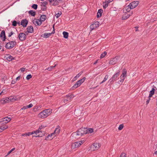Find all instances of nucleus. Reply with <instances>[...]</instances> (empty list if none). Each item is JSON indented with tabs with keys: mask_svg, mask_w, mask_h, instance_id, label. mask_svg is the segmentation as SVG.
<instances>
[{
	"mask_svg": "<svg viewBox=\"0 0 157 157\" xmlns=\"http://www.w3.org/2000/svg\"><path fill=\"white\" fill-rule=\"evenodd\" d=\"M120 71L119 70L118 72L115 74L112 77L109 79L108 82L111 84H112L117 79L120 75Z\"/></svg>",
	"mask_w": 157,
	"mask_h": 157,
	"instance_id": "obj_1",
	"label": "nucleus"
},
{
	"mask_svg": "<svg viewBox=\"0 0 157 157\" xmlns=\"http://www.w3.org/2000/svg\"><path fill=\"white\" fill-rule=\"evenodd\" d=\"M16 43V42L15 41H10L6 44L5 47L7 49H12L15 46Z\"/></svg>",
	"mask_w": 157,
	"mask_h": 157,
	"instance_id": "obj_2",
	"label": "nucleus"
},
{
	"mask_svg": "<svg viewBox=\"0 0 157 157\" xmlns=\"http://www.w3.org/2000/svg\"><path fill=\"white\" fill-rule=\"evenodd\" d=\"M84 142V140H80L78 142H75L72 144L71 147L72 149H75L80 146Z\"/></svg>",
	"mask_w": 157,
	"mask_h": 157,
	"instance_id": "obj_3",
	"label": "nucleus"
},
{
	"mask_svg": "<svg viewBox=\"0 0 157 157\" xmlns=\"http://www.w3.org/2000/svg\"><path fill=\"white\" fill-rule=\"evenodd\" d=\"M86 130H87L86 128L82 127L78 129L77 132L78 134V135H79V136L80 137L82 135L87 134V132H86Z\"/></svg>",
	"mask_w": 157,
	"mask_h": 157,
	"instance_id": "obj_4",
	"label": "nucleus"
},
{
	"mask_svg": "<svg viewBox=\"0 0 157 157\" xmlns=\"http://www.w3.org/2000/svg\"><path fill=\"white\" fill-rule=\"evenodd\" d=\"M139 3L138 1L133 2L130 3L129 5L131 9H133L137 6Z\"/></svg>",
	"mask_w": 157,
	"mask_h": 157,
	"instance_id": "obj_5",
	"label": "nucleus"
},
{
	"mask_svg": "<svg viewBox=\"0 0 157 157\" xmlns=\"http://www.w3.org/2000/svg\"><path fill=\"white\" fill-rule=\"evenodd\" d=\"M99 23L98 21H95L93 24H91L90 26L91 30L98 28L99 26Z\"/></svg>",
	"mask_w": 157,
	"mask_h": 157,
	"instance_id": "obj_6",
	"label": "nucleus"
},
{
	"mask_svg": "<svg viewBox=\"0 0 157 157\" xmlns=\"http://www.w3.org/2000/svg\"><path fill=\"white\" fill-rule=\"evenodd\" d=\"M74 97L73 95L72 94H69L68 95H66L64 100V102L65 101H70L71 100V98H73Z\"/></svg>",
	"mask_w": 157,
	"mask_h": 157,
	"instance_id": "obj_7",
	"label": "nucleus"
},
{
	"mask_svg": "<svg viewBox=\"0 0 157 157\" xmlns=\"http://www.w3.org/2000/svg\"><path fill=\"white\" fill-rule=\"evenodd\" d=\"M127 74V70L125 69H124L123 70V72L122 74V75H123V78L121 80H120L118 82V83L120 84V83L119 82H123L125 78V77L126 75Z\"/></svg>",
	"mask_w": 157,
	"mask_h": 157,
	"instance_id": "obj_8",
	"label": "nucleus"
},
{
	"mask_svg": "<svg viewBox=\"0 0 157 157\" xmlns=\"http://www.w3.org/2000/svg\"><path fill=\"white\" fill-rule=\"evenodd\" d=\"M46 127V126L42 125L39 127L38 130H37L35 131H34V132H35V133H36V135L39 133H42L43 131L42 130H41V129L44 128H45Z\"/></svg>",
	"mask_w": 157,
	"mask_h": 157,
	"instance_id": "obj_9",
	"label": "nucleus"
},
{
	"mask_svg": "<svg viewBox=\"0 0 157 157\" xmlns=\"http://www.w3.org/2000/svg\"><path fill=\"white\" fill-rule=\"evenodd\" d=\"M26 35L23 33H21L19 34L18 37L21 41H23L26 39Z\"/></svg>",
	"mask_w": 157,
	"mask_h": 157,
	"instance_id": "obj_10",
	"label": "nucleus"
},
{
	"mask_svg": "<svg viewBox=\"0 0 157 157\" xmlns=\"http://www.w3.org/2000/svg\"><path fill=\"white\" fill-rule=\"evenodd\" d=\"M38 116L40 118H44L47 117V113L43 110L39 114Z\"/></svg>",
	"mask_w": 157,
	"mask_h": 157,
	"instance_id": "obj_11",
	"label": "nucleus"
},
{
	"mask_svg": "<svg viewBox=\"0 0 157 157\" xmlns=\"http://www.w3.org/2000/svg\"><path fill=\"white\" fill-rule=\"evenodd\" d=\"M100 147L99 144L98 143H94L91 146V148H93L94 150L98 149Z\"/></svg>",
	"mask_w": 157,
	"mask_h": 157,
	"instance_id": "obj_12",
	"label": "nucleus"
},
{
	"mask_svg": "<svg viewBox=\"0 0 157 157\" xmlns=\"http://www.w3.org/2000/svg\"><path fill=\"white\" fill-rule=\"evenodd\" d=\"M60 127L59 126H57L56 128L54 131V133H52V135H55V136L58 135L60 132Z\"/></svg>",
	"mask_w": 157,
	"mask_h": 157,
	"instance_id": "obj_13",
	"label": "nucleus"
},
{
	"mask_svg": "<svg viewBox=\"0 0 157 157\" xmlns=\"http://www.w3.org/2000/svg\"><path fill=\"white\" fill-rule=\"evenodd\" d=\"M118 58V57H116L114 58L111 59L109 61V63L112 65L114 64L117 63Z\"/></svg>",
	"mask_w": 157,
	"mask_h": 157,
	"instance_id": "obj_14",
	"label": "nucleus"
},
{
	"mask_svg": "<svg viewBox=\"0 0 157 157\" xmlns=\"http://www.w3.org/2000/svg\"><path fill=\"white\" fill-rule=\"evenodd\" d=\"M28 23V21L26 19H24L22 20L21 21V25H22L24 27H25L26 26Z\"/></svg>",
	"mask_w": 157,
	"mask_h": 157,
	"instance_id": "obj_15",
	"label": "nucleus"
},
{
	"mask_svg": "<svg viewBox=\"0 0 157 157\" xmlns=\"http://www.w3.org/2000/svg\"><path fill=\"white\" fill-rule=\"evenodd\" d=\"M53 30L51 33H45L44 35V37L45 38H47L51 36L52 34H53L55 33V30H54V27H53Z\"/></svg>",
	"mask_w": 157,
	"mask_h": 157,
	"instance_id": "obj_16",
	"label": "nucleus"
},
{
	"mask_svg": "<svg viewBox=\"0 0 157 157\" xmlns=\"http://www.w3.org/2000/svg\"><path fill=\"white\" fill-rule=\"evenodd\" d=\"M10 99L9 98L6 99L3 98L0 100V103L2 104H5L6 103H8Z\"/></svg>",
	"mask_w": 157,
	"mask_h": 157,
	"instance_id": "obj_17",
	"label": "nucleus"
},
{
	"mask_svg": "<svg viewBox=\"0 0 157 157\" xmlns=\"http://www.w3.org/2000/svg\"><path fill=\"white\" fill-rule=\"evenodd\" d=\"M71 136L72 137L75 139L78 138L80 137L79 135H78V134L77 131L73 133L71 135Z\"/></svg>",
	"mask_w": 157,
	"mask_h": 157,
	"instance_id": "obj_18",
	"label": "nucleus"
},
{
	"mask_svg": "<svg viewBox=\"0 0 157 157\" xmlns=\"http://www.w3.org/2000/svg\"><path fill=\"white\" fill-rule=\"evenodd\" d=\"M3 119H4L5 122L2 124H6L11 120V118L8 117L3 118Z\"/></svg>",
	"mask_w": 157,
	"mask_h": 157,
	"instance_id": "obj_19",
	"label": "nucleus"
},
{
	"mask_svg": "<svg viewBox=\"0 0 157 157\" xmlns=\"http://www.w3.org/2000/svg\"><path fill=\"white\" fill-rule=\"evenodd\" d=\"M3 36H4V37L2 39V40L4 41L6 39V37L5 35V31L4 30L2 31L0 34V37L2 38Z\"/></svg>",
	"mask_w": 157,
	"mask_h": 157,
	"instance_id": "obj_20",
	"label": "nucleus"
},
{
	"mask_svg": "<svg viewBox=\"0 0 157 157\" xmlns=\"http://www.w3.org/2000/svg\"><path fill=\"white\" fill-rule=\"evenodd\" d=\"M33 23L35 25L36 24L38 25H41L42 22L40 20L36 19V21L34 20L33 21Z\"/></svg>",
	"mask_w": 157,
	"mask_h": 157,
	"instance_id": "obj_21",
	"label": "nucleus"
},
{
	"mask_svg": "<svg viewBox=\"0 0 157 157\" xmlns=\"http://www.w3.org/2000/svg\"><path fill=\"white\" fill-rule=\"evenodd\" d=\"M35 133L33 131L32 132H29L28 133H25L22 134L21 136H29L31 135H33Z\"/></svg>",
	"mask_w": 157,
	"mask_h": 157,
	"instance_id": "obj_22",
	"label": "nucleus"
},
{
	"mask_svg": "<svg viewBox=\"0 0 157 157\" xmlns=\"http://www.w3.org/2000/svg\"><path fill=\"white\" fill-rule=\"evenodd\" d=\"M27 29V32L29 33H32L33 32V29L32 26H28Z\"/></svg>",
	"mask_w": 157,
	"mask_h": 157,
	"instance_id": "obj_23",
	"label": "nucleus"
},
{
	"mask_svg": "<svg viewBox=\"0 0 157 157\" xmlns=\"http://www.w3.org/2000/svg\"><path fill=\"white\" fill-rule=\"evenodd\" d=\"M125 14H124L122 16V20H125L129 17V15L128 14V13H126V12H125Z\"/></svg>",
	"mask_w": 157,
	"mask_h": 157,
	"instance_id": "obj_24",
	"label": "nucleus"
},
{
	"mask_svg": "<svg viewBox=\"0 0 157 157\" xmlns=\"http://www.w3.org/2000/svg\"><path fill=\"white\" fill-rule=\"evenodd\" d=\"M40 20L41 22L44 21L46 19V16L45 15H41L40 18Z\"/></svg>",
	"mask_w": 157,
	"mask_h": 157,
	"instance_id": "obj_25",
	"label": "nucleus"
},
{
	"mask_svg": "<svg viewBox=\"0 0 157 157\" xmlns=\"http://www.w3.org/2000/svg\"><path fill=\"white\" fill-rule=\"evenodd\" d=\"M103 12V10L100 9L98 10V13H97V17L98 18L100 17L101 16L102 13Z\"/></svg>",
	"mask_w": 157,
	"mask_h": 157,
	"instance_id": "obj_26",
	"label": "nucleus"
},
{
	"mask_svg": "<svg viewBox=\"0 0 157 157\" xmlns=\"http://www.w3.org/2000/svg\"><path fill=\"white\" fill-rule=\"evenodd\" d=\"M57 0H55L54 1H53L52 0H50L49 2L53 6H56L58 5V2L57 1Z\"/></svg>",
	"mask_w": 157,
	"mask_h": 157,
	"instance_id": "obj_27",
	"label": "nucleus"
},
{
	"mask_svg": "<svg viewBox=\"0 0 157 157\" xmlns=\"http://www.w3.org/2000/svg\"><path fill=\"white\" fill-rule=\"evenodd\" d=\"M8 127L7 125H2L0 127V132H2V131L7 129Z\"/></svg>",
	"mask_w": 157,
	"mask_h": 157,
	"instance_id": "obj_28",
	"label": "nucleus"
},
{
	"mask_svg": "<svg viewBox=\"0 0 157 157\" xmlns=\"http://www.w3.org/2000/svg\"><path fill=\"white\" fill-rule=\"evenodd\" d=\"M155 89L154 88H152L151 90L150 91V93L149 96V97H151L154 94Z\"/></svg>",
	"mask_w": 157,
	"mask_h": 157,
	"instance_id": "obj_29",
	"label": "nucleus"
},
{
	"mask_svg": "<svg viewBox=\"0 0 157 157\" xmlns=\"http://www.w3.org/2000/svg\"><path fill=\"white\" fill-rule=\"evenodd\" d=\"M86 79V78L85 77H83L82 78V79H81L80 80H78L77 83L79 84V85L80 86L81 84L83 83L84 80Z\"/></svg>",
	"mask_w": 157,
	"mask_h": 157,
	"instance_id": "obj_30",
	"label": "nucleus"
},
{
	"mask_svg": "<svg viewBox=\"0 0 157 157\" xmlns=\"http://www.w3.org/2000/svg\"><path fill=\"white\" fill-rule=\"evenodd\" d=\"M82 73V72H79L78 74L76 76H75L73 78V81H74L76 80L77 79V78H78L81 75Z\"/></svg>",
	"mask_w": 157,
	"mask_h": 157,
	"instance_id": "obj_31",
	"label": "nucleus"
},
{
	"mask_svg": "<svg viewBox=\"0 0 157 157\" xmlns=\"http://www.w3.org/2000/svg\"><path fill=\"white\" fill-rule=\"evenodd\" d=\"M40 133H39L38 134H37V135L36 134V133H35V135H33V136L35 137H41L42 136V135H44V133H43L42 134H41Z\"/></svg>",
	"mask_w": 157,
	"mask_h": 157,
	"instance_id": "obj_32",
	"label": "nucleus"
},
{
	"mask_svg": "<svg viewBox=\"0 0 157 157\" xmlns=\"http://www.w3.org/2000/svg\"><path fill=\"white\" fill-rule=\"evenodd\" d=\"M63 37L64 38L67 39V38L68 36V33L64 31L63 33Z\"/></svg>",
	"mask_w": 157,
	"mask_h": 157,
	"instance_id": "obj_33",
	"label": "nucleus"
},
{
	"mask_svg": "<svg viewBox=\"0 0 157 157\" xmlns=\"http://www.w3.org/2000/svg\"><path fill=\"white\" fill-rule=\"evenodd\" d=\"M109 3L108 2H107L106 0L105 3H103V7L105 9L108 6Z\"/></svg>",
	"mask_w": 157,
	"mask_h": 157,
	"instance_id": "obj_34",
	"label": "nucleus"
},
{
	"mask_svg": "<svg viewBox=\"0 0 157 157\" xmlns=\"http://www.w3.org/2000/svg\"><path fill=\"white\" fill-rule=\"evenodd\" d=\"M29 13L30 14L31 16H35L36 15V12L35 11H33L32 10L29 11Z\"/></svg>",
	"mask_w": 157,
	"mask_h": 157,
	"instance_id": "obj_35",
	"label": "nucleus"
},
{
	"mask_svg": "<svg viewBox=\"0 0 157 157\" xmlns=\"http://www.w3.org/2000/svg\"><path fill=\"white\" fill-rule=\"evenodd\" d=\"M107 52L105 51L103 53H102L100 56V58L101 59H102L106 55Z\"/></svg>",
	"mask_w": 157,
	"mask_h": 157,
	"instance_id": "obj_36",
	"label": "nucleus"
},
{
	"mask_svg": "<svg viewBox=\"0 0 157 157\" xmlns=\"http://www.w3.org/2000/svg\"><path fill=\"white\" fill-rule=\"evenodd\" d=\"M87 130H86V132H87V133H91L93 132V129L92 128H90L87 129Z\"/></svg>",
	"mask_w": 157,
	"mask_h": 157,
	"instance_id": "obj_37",
	"label": "nucleus"
},
{
	"mask_svg": "<svg viewBox=\"0 0 157 157\" xmlns=\"http://www.w3.org/2000/svg\"><path fill=\"white\" fill-rule=\"evenodd\" d=\"M44 111L46 113H47V116L49 115L51 113L50 112H51V110L50 109H46Z\"/></svg>",
	"mask_w": 157,
	"mask_h": 157,
	"instance_id": "obj_38",
	"label": "nucleus"
},
{
	"mask_svg": "<svg viewBox=\"0 0 157 157\" xmlns=\"http://www.w3.org/2000/svg\"><path fill=\"white\" fill-rule=\"evenodd\" d=\"M13 59V57L11 56H10L7 57V60L9 61H10Z\"/></svg>",
	"mask_w": 157,
	"mask_h": 157,
	"instance_id": "obj_39",
	"label": "nucleus"
},
{
	"mask_svg": "<svg viewBox=\"0 0 157 157\" xmlns=\"http://www.w3.org/2000/svg\"><path fill=\"white\" fill-rule=\"evenodd\" d=\"M126 8H127L126 10L127 12L126 13H127V12L128 13L130 12V10L131 9H130V6H129L128 5V6H126Z\"/></svg>",
	"mask_w": 157,
	"mask_h": 157,
	"instance_id": "obj_40",
	"label": "nucleus"
},
{
	"mask_svg": "<svg viewBox=\"0 0 157 157\" xmlns=\"http://www.w3.org/2000/svg\"><path fill=\"white\" fill-rule=\"evenodd\" d=\"M56 64H55L54 66H51L50 67H48L47 69L48 71H50L56 66Z\"/></svg>",
	"mask_w": 157,
	"mask_h": 157,
	"instance_id": "obj_41",
	"label": "nucleus"
},
{
	"mask_svg": "<svg viewBox=\"0 0 157 157\" xmlns=\"http://www.w3.org/2000/svg\"><path fill=\"white\" fill-rule=\"evenodd\" d=\"M123 127H124L123 124H121L119 125V127L118 128V129L119 130H121L123 129Z\"/></svg>",
	"mask_w": 157,
	"mask_h": 157,
	"instance_id": "obj_42",
	"label": "nucleus"
},
{
	"mask_svg": "<svg viewBox=\"0 0 157 157\" xmlns=\"http://www.w3.org/2000/svg\"><path fill=\"white\" fill-rule=\"evenodd\" d=\"M33 8L36 10L37 8V5L36 4H33L32 6Z\"/></svg>",
	"mask_w": 157,
	"mask_h": 157,
	"instance_id": "obj_43",
	"label": "nucleus"
},
{
	"mask_svg": "<svg viewBox=\"0 0 157 157\" xmlns=\"http://www.w3.org/2000/svg\"><path fill=\"white\" fill-rule=\"evenodd\" d=\"M79 86H80L79 84H78L76 82V83L72 87V88H76Z\"/></svg>",
	"mask_w": 157,
	"mask_h": 157,
	"instance_id": "obj_44",
	"label": "nucleus"
},
{
	"mask_svg": "<svg viewBox=\"0 0 157 157\" xmlns=\"http://www.w3.org/2000/svg\"><path fill=\"white\" fill-rule=\"evenodd\" d=\"M61 12H58V13L56 14V18H58L61 14Z\"/></svg>",
	"mask_w": 157,
	"mask_h": 157,
	"instance_id": "obj_45",
	"label": "nucleus"
},
{
	"mask_svg": "<svg viewBox=\"0 0 157 157\" xmlns=\"http://www.w3.org/2000/svg\"><path fill=\"white\" fill-rule=\"evenodd\" d=\"M124 119H125V121L127 122L128 120V116L127 115H125L124 117Z\"/></svg>",
	"mask_w": 157,
	"mask_h": 157,
	"instance_id": "obj_46",
	"label": "nucleus"
},
{
	"mask_svg": "<svg viewBox=\"0 0 157 157\" xmlns=\"http://www.w3.org/2000/svg\"><path fill=\"white\" fill-rule=\"evenodd\" d=\"M17 25V22L16 21H14L12 22V25L13 26H16Z\"/></svg>",
	"mask_w": 157,
	"mask_h": 157,
	"instance_id": "obj_47",
	"label": "nucleus"
},
{
	"mask_svg": "<svg viewBox=\"0 0 157 157\" xmlns=\"http://www.w3.org/2000/svg\"><path fill=\"white\" fill-rule=\"evenodd\" d=\"M32 77V76L30 74H29L27 76L26 78L27 80H29Z\"/></svg>",
	"mask_w": 157,
	"mask_h": 157,
	"instance_id": "obj_48",
	"label": "nucleus"
},
{
	"mask_svg": "<svg viewBox=\"0 0 157 157\" xmlns=\"http://www.w3.org/2000/svg\"><path fill=\"white\" fill-rule=\"evenodd\" d=\"M120 157H126V155L124 153H122Z\"/></svg>",
	"mask_w": 157,
	"mask_h": 157,
	"instance_id": "obj_49",
	"label": "nucleus"
},
{
	"mask_svg": "<svg viewBox=\"0 0 157 157\" xmlns=\"http://www.w3.org/2000/svg\"><path fill=\"white\" fill-rule=\"evenodd\" d=\"M39 107H38V106H36L34 107L33 109V110H34V111H36L37 110H39Z\"/></svg>",
	"mask_w": 157,
	"mask_h": 157,
	"instance_id": "obj_50",
	"label": "nucleus"
},
{
	"mask_svg": "<svg viewBox=\"0 0 157 157\" xmlns=\"http://www.w3.org/2000/svg\"><path fill=\"white\" fill-rule=\"evenodd\" d=\"M47 9V7L46 6H42V7L41 8V10L43 11H45Z\"/></svg>",
	"mask_w": 157,
	"mask_h": 157,
	"instance_id": "obj_51",
	"label": "nucleus"
},
{
	"mask_svg": "<svg viewBox=\"0 0 157 157\" xmlns=\"http://www.w3.org/2000/svg\"><path fill=\"white\" fill-rule=\"evenodd\" d=\"M109 76L108 75H106L104 79L103 82L105 81L108 78Z\"/></svg>",
	"mask_w": 157,
	"mask_h": 157,
	"instance_id": "obj_52",
	"label": "nucleus"
},
{
	"mask_svg": "<svg viewBox=\"0 0 157 157\" xmlns=\"http://www.w3.org/2000/svg\"><path fill=\"white\" fill-rule=\"evenodd\" d=\"M33 106V105L31 103V104H30L29 105L26 106H27L26 108H31Z\"/></svg>",
	"mask_w": 157,
	"mask_h": 157,
	"instance_id": "obj_53",
	"label": "nucleus"
},
{
	"mask_svg": "<svg viewBox=\"0 0 157 157\" xmlns=\"http://www.w3.org/2000/svg\"><path fill=\"white\" fill-rule=\"evenodd\" d=\"M150 98L151 97H148V99L146 101V103L147 105L149 103V101L150 100Z\"/></svg>",
	"mask_w": 157,
	"mask_h": 157,
	"instance_id": "obj_54",
	"label": "nucleus"
},
{
	"mask_svg": "<svg viewBox=\"0 0 157 157\" xmlns=\"http://www.w3.org/2000/svg\"><path fill=\"white\" fill-rule=\"evenodd\" d=\"M15 148H13L11 150H10V151H9L8 152V155H9L14 150H15Z\"/></svg>",
	"mask_w": 157,
	"mask_h": 157,
	"instance_id": "obj_55",
	"label": "nucleus"
},
{
	"mask_svg": "<svg viewBox=\"0 0 157 157\" xmlns=\"http://www.w3.org/2000/svg\"><path fill=\"white\" fill-rule=\"evenodd\" d=\"M42 4H43V6H46V5L47 4L48 2H44Z\"/></svg>",
	"mask_w": 157,
	"mask_h": 157,
	"instance_id": "obj_56",
	"label": "nucleus"
},
{
	"mask_svg": "<svg viewBox=\"0 0 157 157\" xmlns=\"http://www.w3.org/2000/svg\"><path fill=\"white\" fill-rule=\"evenodd\" d=\"M13 32L12 31L10 33H9V35H8V36L9 37H10V36H11L13 35Z\"/></svg>",
	"mask_w": 157,
	"mask_h": 157,
	"instance_id": "obj_57",
	"label": "nucleus"
},
{
	"mask_svg": "<svg viewBox=\"0 0 157 157\" xmlns=\"http://www.w3.org/2000/svg\"><path fill=\"white\" fill-rule=\"evenodd\" d=\"M52 134H49V135L47 137H46L45 140H47V138H48L49 137H51L52 136Z\"/></svg>",
	"mask_w": 157,
	"mask_h": 157,
	"instance_id": "obj_58",
	"label": "nucleus"
},
{
	"mask_svg": "<svg viewBox=\"0 0 157 157\" xmlns=\"http://www.w3.org/2000/svg\"><path fill=\"white\" fill-rule=\"evenodd\" d=\"M5 122L4 119H3V118H2V119H0V123L2 122L4 123Z\"/></svg>",
	"mask_w": 157,
	"mask_h": 157,
	"instance_id": "obj_59",
	"label": "nucleus"
},
{
	"mask_svg": "<svg viewBox=\"0 0 157 157\" xmlns=\"http://www.w3.org/2000/svg\"><path fill=\"white\" fill-rule=\"evenodd\" d=\"M128 13H129L128 14V15H129V17L131 16L132 15V11H130V12H128Z\"/></svg>",
	"mask_w": 157,
	"mask_h": 157,
	"instance_id": "obj_60",
	"label": "nucleus"
},
{
	"mask_svg": "<svg viewBox=\"0 0 157 157\" xmlns=\"http://www.w3.org/2000/svg\"><path fill=\"white\" fill-rule=\"evenodd\" d=\"M20 69H21V71L22 72H23L25 70V68H23H23H21Z\"/></svg>",
	"mask_w": 157,
	"mask_h": 157,
	"instance_id": "obj_61",
	"label": "nucleus"
},
{
	"mask_svg": "<svg viewBox=\"0 0 157 157\" xmlns=\"http://www.w3.org/2000/svg\"><path fill=\"white\" fill-rule=\"evenodd\" d=\"M26 107H27L26 106H24L21 109L22 110L25 109L27 108H26Z\"/></svg>",
	"mask_w": 157,
	"mask_h": 157,
	"instance_id": "obj_62",
	"label": "nucleus"
},
{
	"mask_svg": "<svg viewBox=\"0 0 157 157\" xmlns=\"http://www.w3.org/2000/svg\"><path fill=\"white\" fill-rule=\"evenodd\" d=\"M21 78V76H19L16 78V80H20Z\"/></svg>",
	"mask_w": 157,
	"mask_h": 157,
	"instance_id": "obj_63",
	"label": "nucleus"
},
{
	"mask_svg": "<svg viewBox=\"0 0 157 157\" xmlns=\"http://www.w3.org/2000/svg\"><path fill=\"white\" fill-rule=\"evenodd\" d=\"M16 81H15V80H13L12 81L11 83L12 84H14L16 83Z\"/></svg>",
	"mask_w": 157,
	"mask_h": 157,
	"instance_id": "obj_64",
	"label": "nucleus"
}]
</instances>
